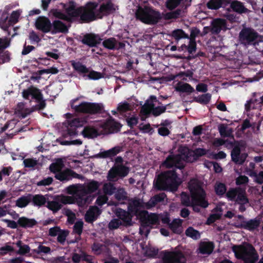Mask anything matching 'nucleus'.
<instances>
[{"label":"nucleus","mask_w":263,"mask_h":263,"mask_svg":"<svg viewBox=\"0 0 263 263\" xmlns=\"http://www.w3.org/2000/svg\"><path fill=\"white\" fill-rule=\"evenodd\" d=\"M100 184L98 182L91 180L84 184H75L68 186L66 192L73 196L60 195L54 197L52 201L47 202V208L53 213H56L62 208L63 204H71L76 203L79 206L89 204L94 198L92 193L96 192Z\"/></svg>","instance_id":"obj_1"},{"label":"nucleus","mask_w":263,"mask_h":263,"mask_svg":"<svg viewBox=\"0 0 263 263\" xmlns=\"http://www.w3.org/2000/svg\"><path fill=\"white\" fill-rule=\"evenodd\" d=\"M189 189L191 194V199L184 193L181 195V203L185 206H191L193 210L199 212V206L206 208L209 203L205 199V193L201 187V184L197 179H192L189 183Z\"/></svg>","instance_id":"obj_2"},{"label":"nucleus","mask_w":263,"mask_h":263,"mask_svg":"<svg viewBox=\"0 0 263 263\" xmlns=\"http://www.w3.org/2000/svg\"><path fill=\"white\" fill-rule=\"evenodd\" d=\"M186 150L188 152L186 156L184 155H171L167 158L163 163V165L166 167L175 166L177 168L181 169L184 166V162L185 160L188 161H192V159L189 158V155L190 156L192 155H195V157L193 159H196L197 157L203 156L206 154V151L203 148H197L194 151H189L187 149Z\"/></svg>","instance_id":"obj_3"},{"label":"nucleus","mask_w":263,"mask_h":263,"mask_svg":"<svg viewBox=\"0 0 263 263\" xmlns=\"http://www.w3.org/2000/svg\"><path fill=\"white\" fill-rule=\"evenodd\" d=\"M181 181L174 171H170L160 175L155 186L159 190L168 189L172 191L176 190Z\"/></svg>","instance_id":"obj_4"},{"label":"nucleus","mask_w":263,"mask_h":263,"mask_svg":"<svg viewBox=\"0 0 263 263\" xmlns=\"http://www.w3.org/2000/svg\"><path fill=\"white\" fill-rule=\"evenodd\" d=\"M233 251L235 256L243 259L245 263H255L258 259V256L254 248L250 245L234 246Z\"/></svg>","instance_id":"obj_5"},{"label":"nucleus","mask_w":263,"mask_h":263,"mask_svg":"<svg viewBox=\"0 0 263 263\" xmlns=\"http://www.w3.org/2000/svg\"><path fill=\"white\" fill-rule=\"evenodd\" d=\"M136 16L142 22L147 24H155L161 18L159 12L147 7H139L136 12Z\"/></svg>","instance_id":"obj_6"},{"label":"nucleus","mask_w":263,"mask_h":263,"mask_svg":"<svg viewBox=\"0 0 263 263\" xmlns=\"http://www.w3.org/2000/svg\"><path fill=\"white\" fill-rule=\"evenodd\" d=\"M78 99L72 100L70 102L71 107L76 111L83 113H97L103 109L101 104L90 103L83 102L77 103Z\"/></svg>","instance_id":"obj_7"},{"label":"nucleus","mask_w":263,"mask_h":263,"mask_svg":"<svg viewBox=\"0 0 263 263\" xmlns=\"http://www.w3.org/2000/svg\"><path fill=\"white\" fill-rule=\"evenodd\" d=\"M165 110V106H163L157 100L156 97L151 96L143 106L141 111L144 115H147L152 112L155 116H158L164 112Z\"/></svg>","instance_id":"obj_8"},{"label":"nucleus","mask_w":263,"mask_h":263,"mask_svg":"<svg viewBox=\"0 0 263 263\" xmlns=\"http://www.w3.org/2000/svg\"><path fill=\"white\" fill-rule=\"evenodd\" d=\"M122 161L121 157H118L116 159V164L109 171L107 175V179L111 181H117L119 178H123L127 175L128 168L121 164H118Z\"/></svg>","instance_id":"obj_9"},{"label":"nucleus","mask_w":263,"mask_h":263,"mask_svg":"<svg viewBox=\"0 0 263 263\" xmlns=\"http://www.w3.org/2000/svg\"><path fill=\"white\" fill-rule=\"evenodd\" d=\"M65 9V14L55 10L53 12V15L58 18L70 20L72 17H77L80 15V8H76L75 4L73 2H69L67 4H62Z\"/></svg>","instance_id":"obj_10"},{"label":"nucleus","mask_w":263,"mask_h":263,"mask_svg":"<svg viewBox=\"0 0 263 263\" xmlns=\"http://www.w3.org/2000/svg\"><path fill=\"white\" fill-rule=\"evenodd\" d=\"M97 5L95 3H88L84 8L81 7V18L85 22L92 21L97 18H102V15L96 9Z\"/></svg>","instance_id":"obj_11"},{"label":"nucleus","mask_w":263,"mask_h":263,"mask_svg":"<svg viewBox=\"0 0 263 263\" xmlns=\"http://www.w3.org/2000/svg\"><path fill=\"white\" fill-rule=\"evenodd\" d=\"M239 37L241 42L245 45L262 41V37L250 28L243 29L239 33Z\"/></svg>","instance_id":"obj_12"},{"label":"nucleus","mask_w":263,"mask_h":263,"mask_svg":"<svg viewBox=\"0 0 263 263\" xmlns=\"http://www.w3.org/2000/svg\"><path fill=\"white\" fill-rule=\"evenodd\" d=\"M226 196L231 201H234L240 204H248L249 200L245 190L240 188H231L227 192Z\"/></svg>","instance_id":"obj_13"},{"label":"nucleus","mask_w":263,"mask_h":263,"mask_svg":"<svg viewBox=\"0 0 263 263\" xmlns=\"http://www.w3.org/2000/svg\"><path fill=\"white\" fill-rule=\"evenodd\" d=\"M157 203L155 196L151 198L147 203H143L140 200H134L129 203L128 211L131 214H136L141 209L151 208Z\"/></svg>","instance_id":"obj_14"},{"label":"nucleus","mask_w":263,"mask_h":263,"mask_svg":"<svg viewBox=\"0 0 263 263\" xmlns=\"http://www.w3.org/2000/svg\"><path fill=\"white\" fill-rule=\"evenodd\" d=\"M130 215V213H128L124 210L119 209L117 212L119 219H113L109 222L108 225L109 229H117L122 223L124 224H130L132 220Z\"/></svg>","instance_id":"obj_15"},{"label":"nucleus","mask_w":263,"mask_h":263,"mask_svg":"<svg viewBox=\"0 0 263 263\" xmlns=\"http://www.w3.org/2000/svg\"><path fill=\"white\" fill-rule=\"evenodd\" d=\"M186 258L179 251L165 252L162 257V263H185Z\"/></svg>","instance_id":"obj_16"},{"label":"nucleus","mask_w":263,"mask_h":263,"mask_svg":"<svg viewBox=\"0 0 263 263\" xmlns=\"http://www.w3.org/2000/svg\"><path fill=\"white\" fill-rule=\"evenodd\" d=\"M132 214L136 215L147 226L158 223L160 219L158 215L154 213L148 214L147 211L143 209L139 210L136 214Z\"/></svg>","instance_id":"obj_17"},{"label":"nucleus","mask_w":263,"mask_h":263,"mask_svg":"<svg viewBox=\"0 0 263 263\" xmlns=\"http://www.w3.org/2000/svg\"><path fill=\"white\" fill-rule=\"evenodd\" d=\"M85 123L83 120L76 118L72 120H68L65 124H67V131L68 134L71 136L77 135L76 128L82 126Z\"/></svg>","instance_id":"obj_18"},{"label":"nucleus","mask_w":263,"mask_h":263,"mask_svg":"<svg viewBox=\"0 0 263 263\" xmlns=\"http://www.w3.org/2000/svg\"><path fill=\"white\" fill-rule=\"evenodd\" d=\"M242 148L241 146L236 145L232 151V159L236 163L240 164L243 163L247 156L245 153L242 152Z\"/></svg>","instance_id":"obj_19"},{"label":"nucleus","mask_w":263,"mask_h":263,"mask_svg":"<svg viewBox=\"0 0 263 263\" xmlns=\"http://www.w3.org/2000/svg\"><path fill=\"white\" fill-rule=\"evenodd\" d=\"M102 130L106 133H112L120 127L119 124L112 119H108L106 121L101 122L98 125Z\"/></svg>","instance_id":"obj_20"},{"label":"nucleus","mask_w":263,"mask_h":263,"mask_svg":"<svg viewBox=\"0 0 263 263\" xmlns=\"http://www.w3.org/2000/svg\"><path fill=\"white\" fill-rule=\"evenodd\" d=\"M55 177L56 179L60 181H67L72 178H80L81 176L70 170L66 169L63 171H60L58 173L56 174Z\"/></svg>","instance_id":"obj_21"},{"label":"nucleus","mask_w":263,"mask_h":263,"mask_svg":"<svg viewBox=\"0 0 263 263\" xmlns=\"http://www.w3.org/2000/svg\"><path fill=\"white\" fill-rule=\"evenodd\" d=\"M36 27L45 32L50 31L51 24L50 21L45 17H39L35 22Z\"/></svg>","instance_id":"obj_22"},{"label":"nucleus","mask_w":263,"mask_h":263,"mask_svg":"<svg viewBox=\"0 0 263 263\" xmlns=\"http://www.w3.org/2000/svg\"><path fill=\"white\" fill-rule=\"evenodd\" d=\"M23 97L25 98H28L29 96H31L32 98L35 99L37 101H40L42 97L40 90L35 87H31L26 90H24L23 92Z\"/></svg>","instance_id":"obj_23"},{"label":"nucleus","mask_w":263,"mask_h":263,"mask_svg":"<svg viewBox=\"0 0 263 263\" xmlns=\"http://www.w3.org/2000/svg\"><path fill=\"white\" fill-rule=\"evenodd\" d=\"M214 248V244L211 242H201L199 245L197 251L198 253L209 255L212 252Z\"/></svg>","instance_id":"obj_24"},{"label":"nucleus","mask_w":263,"mask_h":263,"mask_svg":"<svg viewBox=\"0 0 263 263\" xmlns=\"http://www.w3.org/2000/svg\"><path fill=\"white\" fill-rule=\"evenodd\" d=\"M100 214L101 211L97 207H90L85 214V220L91 222L95 220Z\"/></svg>","instance_id":"obj_25"},{"label":"nucleus","mask_w":263,"mask_h":263,"mask_svg":"<svg viewBox=\"0 0 263 263\" xmlns=\"http://www.w3.org/2000/svg\"><path fill=\"white\" fill-rule=\"evenodd\" d=\"M211 32L213 33H218L221 30L226 28V22L222 19H216L211 24Z\"/></svg>","instance_id":"obj_26"},{"label":"nucleus","mask_w":263,"mask_h":263,"mask_svg":"<svg viewBox=\"0 0 263 263\" xmlns=\"http://www.w3.org/2000/svg\"><path fill=\"white\" fill-rule=\"evenodd\" d=\"M68 31L67 27L61 21H55L51 25L50 31L52 34L59 32L65 33Z\"/></svg>","instance_id":"obj_27"},{"label":"nucleus","mask_w":263,"mask_h":263,"mask_svg":"<svg viewBox=\"0 0 263 263\" xmlns=\"http://www.w3.org/2000/svg\"><path fill=\"white\" fill-rule=\"evenodd\" d=\"M30 112V110L26 108L24 104L22 103L18 104L15 111L16 116L22 118L26 117L27 115H29Z\"/></svg>","instance_id":"obj_28"},{"label":"nucleus","mask_w":263,"mask_h":263,"mask_svg":"<svg viewBox=\"0 0 263 263\" xmlns=\"http://www.w3.org/2000/svg\"><path fill=\"white\" fill-rule=\"evenodd\" d=\"M117 8V7L111 3H107L106 4H103L101 6L99 9L98 10L99 13L102 15L109 14L114 12Z\"/></svg>","instance_id":"obj_29"},{"label":"nucleus","mask_w":263,"mask_h":263,"mask_svg":"<svg viewBox=\"0 0 263 263\" xmlns=\"http://www.w3.org/2000/svg\"><path fill=\"white\" fill-rule=\"evenodd\" d=\"M100 39L93 34L86 35L82 40V42L90 46H95L100 43Z\"/></svg>","instance_id":"obj_30"},{"label":"nucleus","mask_w":263,"mask_h":263,"mask_svg":"<svg viewBox=\"0 0 263 263\" xmlns=\"http://www.w3.org/2000/svg\"><path fill=\"white\" fill-rule=\"evenodd\" d=\"M261 99L259 100L253 97L248 101L245 104V109L248 111L253 109H256L260 106L261 103Z\"/></svg>","instance_id":"obj_31"},{"label":"nucleus","mask_w":263,"mask_h":263,"mask_svg":"<svg viewBox=\"0 0 263 263\" xmlns=\"http://www.w3.org/2000/svg\"><path fill=\"white\" fill-rule=\"evenodd\" d=\"M175 89L180 92L191 93L194 91V88L189 84L179 82L175 86Z\"/></svg>","instance_id":"obj_32"},{"label":"nucleus","mask_w":263,"mask_h":263,"mask_svg":"<svg viewBox=\"0 0 263 263\" xmlns=\"http://www.w3.org/2000/svg\"><path fill=\"white\" fill-rule=\"evenodd\" d=\"M182 222L181 219H175L169 223V227L174 233L179 234L182 231Z\"/></svg>","instance_id":"obj_33"},{"label":"nucleus","mask_w":263,"mask_h":263,"mask_svg":"<svg viewBox=\"0 0 263 263\" xmlns=\"http://www.w3.org/2000/svg\"><path fill=\"white\" fill-rule=\"evenodd\" d=\"M17 223L22 227L30 228L34 226L36 222L33 219L22 217L18 219Z\"/></svg>","instance_id":"obj_34"},{"label":"nucleus","mask_w":263,"mask_h":263,"mask_svg":"<svg viewBox=\"0 0 263 263\" xmlns=\"http://www.w3.org/2000/svg\"><path fill=\"white\" fill-rule=\"evenodd\" d=\"M232 9L239 13L248 12V9L243 5L242 3L238 1H234L231 4Z\"/></svg>","instance_id":"obj_35"},{"label":"nucleus","mask_w":263,"mask_h":263,"mask_svg":"<svg viewBox=\"0 0 263 263\" xmlns=\"http://www.w3.org/2000/svg\"><path fill=\"white\" fill-rule=\"evenodd\" d=\"M214 213L211 215L207 220L208 224H211L214 222L216 220L219 219L222 215V209L220 205L217 206L215 209Z\"/></svg>","instance_id":"obj_36"},{"label":"nucleus","mask_w":263,"mask_h":263,"mask_svg":"<svg viewBox=\"0 0 263 263\" xmlns=\"http://www.w3.org/2000/svg\"><path fill=\"white\" fill-rule=\"evenodd\" d=\"M82 133L84 137L88 138H93L99 135L96 129L90 127H85Z\"/></svg>","instance_id":"obj_37"},{"label":"nucleus","mask_w":263,"mask_h":263,"mask_svg":"<svg viewBox=\"0 0 263 263\" xmlns=\"http://www.w3.org/2000/svg\"><path fill=\"white\" fill-rule=\"evenodd\" d=\"M63 166V161L61 159H58L50 165L49 169L51 172L56 174L61 171Z\"/></svg>","instance_id":"obj_38"},{"label":"nucleus","mask_w":263,"mask_h":263,"mask_svg":"<svg viewBox=\"0 0 263 263\" xmlns=\"http://www.w3.org/2000/svg\"><path fill=\"white\" fill-rule=\"evenodd\" d=\"M73 68L79 73H86L89 72L88 69L79 62L71 61Z\"/></svg>","instance_id":"obj_39"},{"label":"nucleus","mask_w":263,"mask_h":263,"mask_svg":"<svg viewBox=\"0 0 263 263\" xmlns=\"http://www.w3.org/2000/svg\"><path fill=\"white\" fill-rule=\"evenodd\" d=\"M121 151V147L120 146H116L108 151L102 152L100 155L102 157H111L115 156Z\"/></svg>","instance_id":"obj_40"},{"label":"nucleus","mask_w":263,"mask_h":263,"mask_svg":"<svg viewBox=\"0 0 263 263\" xmlns=\"http://www.w3.org/2000/svg\"><path fill=\"white\" fill-rule=\"evenodd\" d=\"M218 130L220 135L223 137H230L233 133V130L224 124L219 125Z\"/></svg>","instance_id":"obj_41"},{"label":"nucleus","mask_w":263,"mask_h":263,"mask_svg":"<svg viewBox=\"0 0 263 263\" xmlns=\"http://www.w3.org/2000/svg\"><path fill=\"white\" fill-rule=\"evenodd\" d=\"M185 234L191 238L197 240L200 238V233L199 231L195 230L192 227H189L185 231Z\"/></svg>","instance_id":"obj_42"},{"label":"nucleus","mask_w":263,"mask_h":263,"mask_svg":"<svg viewBox=\"0 0 263 263\" xmlns=\"http://www.w3.org/2000/svg\"><path fill=\"white\" fill-rule=\"evenodd\" d=\"M215 191L218 195H223L226 193L227 188L225 184L216 182L214 186Z\"/></svg>","instance_id":"obj_43"},{"label":"nucleus","mask_w":263,"mask_h":263,"mask_svg":"<svg viewBox=\"0 0 263 263\" xmlns=\"http://www.w3.org/2000/svg\"><path fill=\"white\" fill-rule=\"evenodd\" d=\"M133 105L126 102L120 103L117 107V110L121 113H123L133 109Z\"/></svg>","instance_id":"obj_44"},{"label":"nucleus","mask_w":263,"mask_h":263,"mask_svg":"<svg viewBox=\"0 0 263 263\" xmlns=\"http://www.w3.org/2000/svg\"><path fill=\"white\" fill-rule=\"evenodd\" d=\"M30 199V195L21 197L16 200V205L20 208H24L28 204Z\"/></svg>","instance_id":"obj_45"},{"label":"nucleus","mask_w":263,"mask_h":263,"mask_svg":"<svg viewBox=\"0 0 263 263\" xmlns=\"http://www.w3.org/2000/svg\"><path fill=\"white\" fill-rule=\"evenodd\" d=\"M16 245L19 248V249L17 252V254L24 255L30 252V247L26 245H23L21 240L17 241Z\"/></svg>","instance_id":"obj_46"},{"label":"nucleus","mask_w":263,"mask_h":263,"mask_svg":"<svg viewBox=\"0 0 263 263\" xmlns=\"http://www.w3.org/2000/svg\"><path fill=\"white\" fill-rule=\"evenodd\" d=\"M32 201L34 205L41 206L46 202V198L41 195H36L33 196Z\"/></svg>","instance_id":"obj_47"},{"label":"nucleus","mask_w":263,"mask_h":263,"mask_svg":"<svg viewBox=\"0 0 263 263\" xmlns=\"http://www.w3.org/2000/svg\"><path fill=\"white\" fill-rule=\"evenodd\" d=\"M87 75H84V77H87L88 79L93 80H97L103 78V74L94 70L89 71Z\"/></svg>","instance_id":"obj_48"},{"label":"nucleus","mask_w":263,"mask_h":263,"mask_svg":"<svg viewBox=\"0 0 263 263\" xmlns=\"http://www.w3.org/2000/svg\"><path fill=\"white\" fill-rule=\"evenodd\" d=\"M224 0H211L207 4L209 9H217L221 7Z\"/></svg>","instance_id":"obj_49"},{"label":"nucleus","mask_w":263,"mask_h":263,"mask_svg":"<svg viewBox=\"0 0 263 263\" xmlns=\"http://www.w3.org/2000/svg\"><path fill=\"white\" fill-rule=\"evenodd\" d=\"M255 126L256 124L254 122L252 121L251 119H247L245 120L242 124L241 125V129L242 130H244L246 129L247 128H248L249 127H251L252 129L255 132Z\"/></svg>","instance_id":"obj_50"},{"label":"nucleus","mask_w":263,"mask_h":263,"mask_svg":"<svg viewBox=\"0 0 263 263\" xmlns=\"http://www.w3.org/2000/svg\"><path fill=\"white\" fill-rule=\"evenodd\" d=\"M172 35L176 40H179L183 38H189L187 34L181 29H176L174 30L172 33Z\"/></svg>","instance_id":"obj_51"},{"label":"nucleus","mask_w":263,"mask_h":263,"mask_svg":"<svg viewBox=\"0 0 263 263\" xmlns=\"http://www.w3.org/2000/svg\"><path fill=\"white\" fill-rule=\"evenodd\" d=\"M211 99V95L210 93H205L198 96L197 98H195V100L198 103L202 104H207L209 102Z\"/></svg>","instance_id":"obj_52"},{"label":"nucleus","mask_w":263,"mask_h":263,"mask_svg":"<svg viewBox=\"0 0 263 263\" xmlns=\"http://www.w3.org/2000/svg\"><path fill=\"white\" fill-rule=\"evenodd\" d=\"M142 252L146 256L152 257L158 253V250L151 247L142 248Z\"/></svg>","instance_id":"obj_53"},{"label":"nucleus","mask_w":263,"mask_h":263,"mask_svg":"<svg viewBox=\"0 0 263 263\" xmlns=\"http://www.w3.org/2000/svg\"><path fill=\"white\" fill-rule=\"evenodd\" d=\"M117 44V41L115 39L111 37L105 40L103 42V46L108 49H114Z\"/></svg>","instance_id":"obj_54"},{"label":"nucleus","mask_w":263,"mask_h":263,"mask_svg":"<svg viewBox=\"0 0 263 263\" xmlns=\"http://www.w3.org/2000/svg\"><path fill=\"white\" fill-rule=\"evenodd\" d=\"M259 223V220L255 219H252L246 222L245 227L250 230H252L257 228Z\"/></svg>","instance_id":"obj_55"},{"label":"nucleus","mask_w":263,"mask_h":263,"mask_svg":"<svg viewBox=\"0 0 263 263\" xmlns=\"http://www.w3.org/2000/svg\"><path fill=\"white\" fill-rule=\"evenodd\" d=\"M116 188L110 183H105L103 186V191L106 194L111 195L115 191Z\"/></svg>","instance_id":"obj_56"},{"label":"nucleus","mask_w":263,"mask_h":263,"mask_svg":"<svg viewBox=\"0 0 263 263\" xmlns=\"http://www.w3.org/2000/svg\"><path fill=\"white\" fill-rule=\"evenodd\" d=\"M22 13V11L17 10L14 11L11 13V16L9 18V22L15 23L18 21V18Z\"/></svg>","instance_id":"obj_57"},{"label":"nucleus","mask_w":263,"mask_h":263,"mask_svg":"<svg viewBox=\"0 0 263 263\" xmlns=\"http://www.w3.org/2000/svg\"><path fill=\"white\" fill-rule=\"evenodd\" d=\"M83 227V222L82 220L77 221L73 227V232L79 235H80L82 232Z\"/></svg>","instance_id":"obj_58"},{"label":"nucleus","mask_w":263,"mask_h":263,"mask_svg":"<svg viewBox=\"0 0 263 263\" xmlns=\"http://www.w3.org/2000/svg\"><path fill=\"white\" fill-rule=\"evenodd\" d=\"M23 163L26 167H33L37 164V161L32 158H27L24 159Z\"/></svg>","instance_id":"obj_59"},{"label":"nucleus","mask_w":263,"mask_h":263,"mask_svg":"<svg viewBox=\"0 0 263 263\" xmlns=\"http://www.w3.org/2000/svg\"><path fill=\"white\" fill-rule=\"evenodd\" d=\"M68 234V232L67 231L61 230L58 235V241L61 243H63L65 242Z\"/></svg>","instance_id":"obj_60"},{"label":"nucleus","mask_w":263,"mask_h":263,"mask_svg":"<svg viewBox=\"0 0 263 263\" xmlns=\"http://www.w3.org/2000/svg\"><path fill=\"white\" fill-rule=\"evenodd\" d=\"M105 248L106 247L104 246L95 243L92 247V250L96 254H100L105 249Z\"/></svg>","instance_id":"obj_61"},{"label":"nucleus","mask_w":263,"mask_h":263,"mask_svg":"<svg viewBox=\"0 0 263 263\" xmlns=\"http://www.w3.org/2000/svg\"><path fill=\"white\" fill-rule=\"evenodd\" d=\"M249 175L255 177V181L259 183H263V172H260L258 175H256L255 173L252 172Z\"/></svg>","instance_id":"obj_62"},{"label":"nucleus","mask_w":263,"mask_h":263,"mask_svg":"<svg viewBox=\"0 0 263 263\" xmlns=\"http://www.w3.org/2000/svg\"><path fill=\"white\" fill-rule=\"evenodd\" d=\"M181 0H167L166 5L167 8L173 9L176 8L180 3Z\"/></svg>","instance_id":"obj_63"},{"label":"nucleus","mask_w":263,"mask_h":263,"mask_svg":"<svg viewBox=\"0 0 263 263\" xmlns=\"http://www.w3.org/2000/svg\"><path fill=\"white\" fill-rule=\"evenodd\" d=\"M53 181V179L52 177H47L46 178L43 179V180L39 181L37 182L36 184L38 186H41V185H48L51 184V183Z\"/></svg>","instance_id":"obj_64"}]
</instances>
